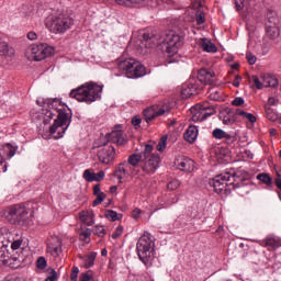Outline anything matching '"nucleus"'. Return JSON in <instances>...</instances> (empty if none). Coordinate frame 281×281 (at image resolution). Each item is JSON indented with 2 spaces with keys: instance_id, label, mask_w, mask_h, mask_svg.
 <instances>
[{
  "instance_id": "58",
  "label": "nucleus",
  "mask_w": 281,
  "mask_h": 281,
  "mask_svg": "<svg viewBox=\"0 0 281 281\" xmlns=\"http://www.w3.org/2000/svg\"><path fill=\"white\" fill-rule=\"evenodd\" d=\"M224 139L226 140V144H234V142H236V136L226 133Z\"/></svg>"
},
{
  "instance_id": "26",
  "label": "nucleus",
  "mask_w": 281,
  "mask_h": 281,
  "mask_svg": "<svg viewBox=\"0 0 281 281\" xmlns=\"http://www.w3.org/2000/svg\"><path fill=\"white\" fill-rule=\"evenodd\" d=\"M196 137H199V128H196L194 125H190L184 133L186 142H189V144H194V142H196Z\"/></svg>"
},
{
  "instance_id": "12",
  "label": "nucleus",
  "mask_w": 281,
  "mask_h": 281,
  "mask_svg": "<svg viewBox=\"0 0 281 281\" xmlns=\"http://www.w3.org/2000/svg\"><path fill=\"white\" fill-rule=\"evenodd\" d=\"M161 164V157L159 156H149L143 158V164H140V170L148 176L155 175Z\"/></svg>"
},
{
  "instance_id": "19",
  "label": "nucleus",
  "mask_w": 281,
  "mask_h": 281,
  "mask_svg": "<svg viewBox=\"0 0 281 281\" xmlns=\"http://www.w3.org/2000/svg\"><path fill=\"white\" fill-rule=\"evenodd\" d=\"M60 249H63V240L60 237H50L47 241V252L56 258L60 255Z\"/></svg>"
},
{
  "instance_id": "24",
  "label": "nucleus",
  "mask_w": 281,
  "mask_h": 281,
  "mask_svg": "<svg viewBox=\"0 0 281 281\" xmlns=\"http://www.w3.org/2000/svg\"><path fill=\"white\" fill-rule=\"evenodd\" d=\"M199 45L201 49H203V52H206L207 54H216V52H218L216 44L212 43V41L205 37L200 38Z\"/></svg>"
},
{
  "instance_id": "31",
  "label": "nucleus",
  "mask_w": 281,
  "mask_h": 281,
  "mask_svg": "<svg viewBox=\"0 0 281 281\" xmlns=\"http://www.w3.org/2000/svg\"><path fill=\"white\" fill-rule=\"evenodd\" d=\"M266 19V25H278L280 23V18H278V13L273 10H268Z\"/></svg>"
},
{
  "instance_id": "23",
  "label": "nucleus",
  "mask_w": 281,
  "mask_h": 281,
  "mask_svg": "<svg viewBox=\"0 0 281 281\" xmlns=\"http://www.w3.org/2000/svg\"><path fill=\"white\" fill-rule=\"evenodd\" d=\"M16 50L14 47L10 46V44L3 40H0V56L2 58H13Z\"/></svg>"
},
{
  "instance_id": "22",
  "label": "nucleus",
  "mask_w": 281,
  "mask_h": 281,
  "mask_svg": "<svg viewBox=\"0 0 281 281\" xmlns=\"http://www.w3.org/2000/svg\"><path fill=\"white\" fill-rule=\"evenodd\" d=\"M166 113V110L160 109L159 111L155 110V106L147 108L143 111V115L145 117V121L147 124H150L155 117H159V115H164Z\"/></svg>"
},
{
  "instance_id": "18",
  "label": "nucleus",
  "mask_w": 281,
  "mask_h": 281,
  "mask_svg": "<svg viewBox=\"0 0 281 281\" xmlns=\"http://www.w3.org/2000/svg\"><path fill=\"white\" fill-rule=\"evenodd\" d=\"M258 244L260 247H266L268 251H276L281 247V239L280 237L269 235L265 239L259 240Z\"/></svg>"
},
{
  "instance_id": "43",
  "label": "nucleus",
  "mask_w": 281,
  "mask_h": 281,
  "mask_svg": "<svg viewBox=\"0 0 281 281\" xmlns=\"http://www.w3.org/2000/svg\"><path fill=\"white\" fill-rule=\"evenodd\" d=\"M91 238V229L87 228L79 234V239L83 243H89Z\"/></svg>"
},
{
  "instance_id": "64",
  "label": "nucleus",
  "mask_w": 281,
  "mask_h": 281,
  "mask_svg": "<svg viewBox=\"0 0 281 281\" xmlns=\"http://www.w3.org/2000/svg\"><path fill=\"white\" fill-rule=\"evenodd\" d=\"M132 216H133L134 218H139V216H142V210L135 209V210L132 212Z\"/></svg>"
},
{
  "instance_id": "20",
  "label": "nucleus",
  "mask_w": 281,
  "mask_h": 281,
  "mask_svg": "<svg viewBox=\"0 0 281 281\" xmlns=\"http://www.w3.org/2000/svg\"><path fill=\"white\" fill-rule=\"evenodd\" d=\"M16 150H19V147L12 146L10 143L2 145L0 147V159L2 161H5L4 159H12L16 155Z\"/></svg>"
},
{
  "instance_id": "48",
  "label": "nucleus",
  "mask_w": 281,
  "mask_h": 281,
  "mask_svg": "<svg viewBox=\"0 0 281 281\" xmlns=\"http://www.w3.org/2000/svg\"><path fill=\"white\" fill-rule=\"evenodd\" d=\"M124 234V226L119 225L115 229V232L112 234V238L115 240L116 238H120Z\"/></svg>"
},
{
  "instance_id": "61",
  "label": "nucleus",
  "mask_w": 281,
  "mask_h": 281,
  "mask_svg": "<svg viewBox=\"0 0 281 281\" xmlns=\"http://www.w3.org/2000/svg\"><path fill=\"white\" fill-rule=\"evenodd\" d=\"M27 38L29 41H36V38H38V35L36 34V32L31 31L27 33Z\"/></svg>"
},
{
  "instance_id": "56",
  "label": "nucleus",
  "mask_w": 281,
  "mask_h": 281,
  "mask_svg": "<svg viewBox=\"0 0 281 281\" xmlns=\"http://www.w3.org/2000/svg\"><path fill=\"white\" fill-rule=\"evenodd\" d=\"M80 281H93V274H89V272H83L80 276Z\"/></svg>"
},
{
  "instance_id": "54",
  "label": "nucleus",
  "mask_w": 281,
  "mask_h": 281,
  "mask_svg": "<svg viewBox=\"0 0 281 281\" xmlns=\"http://www.w3.org/2000/svg\"><path fill=\"white\" fill-rule=\"evenodd\" d=\"M132 124L135 127V130L137 131V128H139L140 124H142V119L139 116H133Z\"/></svg>"
},
{
  "instance_id": "11",
  "label": "nucleus",
  "mask_w": 281,
  "mask_h": 281,
  "mask_svg": "<svg viewBox=\"0 0 281 281\" xmlns=\"http://www.w3.org/2000/svg\"><path fill=\"white\" fill-rule=\"evenodd\" d=\"M10 239L0 233V267H14L12 260L16 262L18 258H10L8 255V247H10Z\"/></svg>"
},
{
  "instance_id": "14",
  "label": "nucleus",
  "mask_w": 281,
  "mask_h": 281,
  "mask_svg": "<svg viewBox=\"0 0 281 281\" xmlns=\"http://www.w3.org/2000/svg\"><path fill=\"white\" fill-rule=\"evenodd\" d=\"M201 91H203V86L199 83V80L190 79L182 86L181 97L184 99L192 98V95H198Z\"/></svg>"
},
{
  "instance_id": "5",
  "label": "nucleus",
  "mask_w": 281,
  "mask_h": 281,
  "mask_svg": "<svg viewBox=\"0 0 281 281\" xmlns=\"http://www.w3.org/2000/svg\"><path fill=\"white\" fill-rule=\"evenodd\" d=\"M136 254L138 259L145 267H153V260H155V255L157 251L155 250V238L150 233L145 232L143 236L136 243Z\"/></svg>"
},
{
  "instance_id": "38",
  "label": "nucleus",
  "mask_w": 281,
  "mask_h": 281,
  "mask_svg": "<svg viewBox=\"0 0 281 281\" xmlns=\"http://www.w3.org/2000/svg\"><path fill=\"white\" fill-rule=\"evenodd\" d=\"M266 34L271 38V41H276V38L280 36V30H278L276 26H267Z\"/></svg>"
},
{
  "instance_id": "17",
  "label": "nucleus",
  "mask_w": 281,
  "mask_h": 281,
  "mask_svg": "<svg viewBox=\"0 0 281 281\" xmlns=\"http://www.w3.org/2000/svg\"><path fill=\"white\" fill-rule=\"evenodd\" d=\"M175 166L182 172H192L194 170V160L186 156H178L175 159Z\"/></svg>"
},
{
  "instance_id": "52",
  "label": "nucleus",
  "mask_w": 281,
  "mask_h": 281,
  "mask_svg": "<svg viewBox=\"0 0 281 281\" xmlns=\"http://www.w3.org/2000/svg\"><path fill=\"white\" fill-rule=\"evenodd\" d=\"M252 82L257 89H262L265 87L263 81H260V79L256 75L252 76Z\"/></svg>"
},
{
  "instance_id": "29",
  "label": "nucleus",
  "mask_w": 281,
  "mask_h": 281,
  "mask_svg": "<svg viewBox=\"0 0 281 281\" xmlns=\"http://www.w3.org/2000/svg\"><path fill=\"white\" fill-rule=\"evenodd\" d=\"M144 161V157L142 156V154H132L128 156L127 158V167L132 166L133 168H137V166H139V164H143Z\"/></svg>"
},
{
  "instance_id": "59",
  "label": "nucleus",
  "mask_w": 281,
  "mask_h": 281,
  "mask_svg": "<svg viewBox=\"0 0 281 281\" xmlns=\"http://www.w3.org/2000/svg\"><path fill=\"white\" fill-rule=\"evenodd\" d=\"M8 172V162L0 158V173Z\"/></svg>"
},
{
  "instance_id": "13",
  "label": "nucleus",
  "mask_w": 281,
  "mask_h": 281,
  "mask_svg": "<svg viewBox=\"0 0 281 281\" xmlns=\"http://www.w3.org/2000/svg\"><path fill=\"white\" fill-rule=\"evenodd\" d=\"M98 159L101 164H113L115 160V147L109 144H104L103 146H99L98 149Z\"/></svg>"
},
{
  "instance_id": "8",
  "label": "nucleus",
  "mask_w": 281,
  "mask_h": 281,
  "mask_svg": "<svg viewBox=\"0 0 281 281\" xmlns=\"http://www.w3.org/2000/svg\"><path fill=\"white\" fill-rule=\"evenodd\" d=\"M54 54H56V48L46 43L32 44L25 52L27 60H35L37 63L49 58V56H54Z\"/></svg>"
},
{
  "instance_id": "21",
  "label": "nucleus",
  "mask_w": 281,
  "mask_h": 281,
  "mask_svg": "<svg viewBox=\"0 0 281 281\" xmlns=\"http://www.w3.org/2000/svg\"><path fill=\"white\" fill-rule=\"evenodd\" d=\"M110 135L112 137V142L117 144V146H124V144H126L124 132H122V125H116Z\"/></svg>"
},
{
  "instance_id": "45",
  "label": "nucleus",
  "mask_w": 281,
  "mask_h": 281,
  "mask_svg": "<svg viewBox=\"0 0 281 281\" xmlns=\"http://www.w3.org/2000/svg\"><path fill=\"white\" fill-rule=\"evenodd\" d=\"M181 187V182L177 179L171 180L167 184V190H170L171 192L175 190H178Z\"/></svg>"
},
{
  "instance_id": "2",
  "label": "nucleus",
  "mask_w": 281,
  "mask_h": 281,
  "mask_svg": "<svg viewBox=\"0 0 281 281\" xmlns=\"http://www.w3.org/2000/svg\"><path fill=\"white\" fill-rule=\"evenodd\" d=\"M183 41L184 37L183 35H179L175 33V31H170L164 40H161V36L155 35L150 33H144L143 34V40H142V45L146 47V49H153L161 43L166 46V65H172V63H179V47L183 46Z\"/></svg>"
},
{
  "instance_id": "60",
  "label": "nucleus",
  "mask_w": 281,
  "mask_h": 281,
  "mask_svg": "<svg viewBox=\"0 0 281 281\" xmlns=\"http://www.w3.org/2000/svg\"><path fill=\"white\" fill-rule=\"evenodd\" d=\"M58 280V272L56 270H53L52 276L47 277L45 281H55Z\"/></svg>"
},
{
  "instance_id": "46",
  "label": "nucleus",
  "mask_w": 281,
  "mask_h": 281,
  "mask_svg": "<svg viewBox=\"0 0 281 281\" xmlns=\"http://www.w3.org/2000/svg\"><path fill=\"white\" fill-rule=\"evenodd\" d=\"M93 234L95 236H99L100 238L106 236V229H104V226H95Z\"/></svg>"
},
{
  "instance_id": "4",
  "label": "nucleus",
  "mask_w": 281,
  "mask_h": 281,
  "mask_svg": "<svg viewBox=\"0 0 281 281\" xmlns=\"http://www.w3.org/2000/svg\"><path fill=\"white\" fill-rule=\"evenodd\" d=\"M104 86H100L97 82L90 81L72 89L69 93L70 98L77 100V102H85L86 104H93L98 100H102V91Z\"/></svg>"
},
{
  "instance_id": "51",
  "label": "nucleus",
  "mask_w": 281,
  "mask_h": 281,
  "mask_svg": "<svg viewBox=\"0 0 281 281\" xmlns=\"http://www.w3.org/2000/svg\"><path fill=\"white\" fill-rule=\"evenodd\" d=\"M47 267V260L45 257H40L37 259V269H45Z\"/></svg>"
},
{
  "instance_id": "1",
  "label": "nucleus",
  "mask_w": 281,
  "mask_h": 281,
  "mask_svg": "<svg viewBox=\"0 0 281 281\" xmlns=\"http://www.w3.org/2000/svg\"><path fill=\"white\" fill-rule=\"evenodd\" d=\"M37 104L38 106H43V114L45 115L44 124H49V121L54 120V117H56V113H58L54 124L49 127V133L50 135H54L56 134V131L60 128L57 136H55V139H60L65 135V131H67L69 124H71V119H69V114L65 111V106L68 109L67 104H64L58 98L40 99L37 100ZM65 124H67V126L63 127Z\"/></svg>"
},
{
  "instance_id": "36",
  "label": "nucleus",
  "mask_w": 281,
  "mask_h": 281,
  "mask_svg": "<svg viewBox=\"0 0 281 281\" xmlns=\"http://www.w3.org/2000/svg\"><path fill=\"white\" fill-rule=\"evenodd\" d=\"M257 179L261 183H265V186H268V187L273 186V179L271 178V176H269V173H259L257 175Z\"/></svg>"
},
{
  "instance_id": "50",
  "label": "nucleus",
  "mask_w": 281,
  "mask_h": 281,
  "mask_svg": "<svg viewBox=\"0 0 281 281\" xmlns=\"http://www.w3.org/2000/svg\"><path fill=\"white\" fill-rule=\"evenodd\" d=\"M78 273H80V269L78 267H72L71 273H70V280L78 281Z\"/></svg>"
},
{
  "instance_id": "39",
  "label": "nucleus",
  "mask_w": 281,
  "mask_h": 281,
  "mask_svg": "<svg viewBox=\"0 0 281 281\" xmlns=\"http://www.w3.org/2000/svg\"><path fill=\"white\" fill-rule=\"evenodd\" d=\"M265 111L267 120H269L270 122H276L278 120V113H276V111L271 106L265 105Z\"/></svg>"
},
{
  "instance_id": "33",
  "label": "nucleus",
  "mask_w": 281,
  "mask_h": 281,
  "mask_svg": "<svg viewBox=\"0 0 281 281\" xmlns=\"http://www.w3.org/2000/svg\"><path fill=\"white\" fill-rule=\"evenodd\" d=\"M209 91L211 100H214L215 102H221L223 100V90L218 88H210Z\"/></svg>"
},
{
  "instance_id": "37",
  "label": "nucleus",
  "mask_w": 281,
  "mask_h": 281,
  "mask_svg": "<svg viewBox=\"0 0 281 281\" xmlns=\"http://www.w3.org/2000/svg\"><path fill=\"white\" fill-rule=\"evenodd\" d=\"M237 114L240 116V117H244V120H248V122H250L251 124H256V115L249 113V112H245V110H240V109H237Z\"/></svg>"
},
{
  "instance_id": "9",
  "label": "nucleus",
  "mask_w": 281,
  "mask_h": 281,
  "mask_svg": "<svg viewBox=\"0 0 281 281\" xmlns=\"http://www.w3.org/2000/svg\"><path fill=\"white\" fill-rule=\"evenodd\" d=\"M71 25H74V19L71 16L59 14L53 19L50 24H46V27H48L53 34H65L67 30H71Z\"/></svg>"
},
{
  "instance_id": "25",
  "label": "nucleus",
  "mask_w": 281,
  "mask_h": 281,
  "mask_svg": "<svg viewBox=\"0 0 281 281\" xmlns=\"http://www.w3.org/2000/svg\"><path fill=\"white\" fill-rule=\"evenodd\" d=\"M93 195L97 196L92 202L93 207L101 205L104 202V199H106V193L101 191L100 184L93 187Z\"/></svg>"
},
{
  "instance_id": "41",
  "label": "nucleus",
  "mask_w": 281,
  "mask_h": 281,
  "mask_svg": "<svg viewBox=\"0 0 281 281\" xmlns=\"http://www.w3.org/2000/svg\"><path fill=\"white\" fill-rule=\"evenodd\" d=\"M140 155L143 156V158L159 156L158 154H153V145L150 144L145 145V149L140 153Z\"/></svg>"
},
{
  "instance_id": "35",
  "label": "nucleus",
  "mask_w": 281,
  "mask_h": 281,
  "mask_svg": "<svg viewBox=\"0 0 281 281\" xmlns=\"http://www.w3.org/2000/svg\"><path fill=\"white\" fill-rule=\"evenodd\" d=\"M98 256V252H90L86 258H85V268L86 269H91L93 265H95V258Z\"/></svg>"
},
{
  "instance_id": "47",
  "label": "nucleus",
  "mask_w": 281,
  "mask_h": 281,
  "mask_svg": "<svg viewBox=\"0 0 281 281\" xmlns=\"http://www.w3.org/2000/svg\"><path fill=\"white\" fill-rule=\"evenodd\" d=\"M119 5H128V3H142L144 0H114Z\"/></svg>"
},
{
  "instance_id": "6",
  "label": "nucleus",
  "mask_w": 281,
  "mask_h": 281,
  "mask_svg": "<svg viewBox=\"0 0 281 281\" xmlns=\"http://www.w3.org/2000/svg\"><path fill=\"white\" fill-rule=\"evenodd\" d=\"M1 218L10 225H30V210L24 204H12L0 212Z\"/></svg>"
},
{
  "instance_id": "27",
  "label": "nucleus",
  "mask_w": 281,
  "mask_h": 281,
  "mask_svg": "<svg viewBox=\"0 0 281 281\" xmlns=\"http://www.w3.org/2000/svg\"><path fill=\"white\" fill-rule=\"evenodd\" d=\"M193 8L198 10L195 14V21L198 25H203V23H205V13L201 11V8H203V3L200 0H195L193 3Z\"/></svg>"
},
{
  "instance_id": "28",
  "label": "nucleus",
  "mask_w": 281,
  "mask_h": 281,
  "mask_svg": "<svg viewBox=\"0 0 281 281\" xmlns=\"http://www.w3.org/2000/svg\"><path fill=\"white\" fill-rule=\"evenodd\" d=\"M127 168L128 164H126V161L119 164V166L116 167L114 171V177L119 179L120 183H122V179H124L126 172H128Z\"/></svg>"
},
{
  "instance_id": "55",
  "label": "nucleus",
  "mask_w": 281,
  "mask_h": 281,
  "mask_svg": "<svg viewBox=\"0 0 281 281\" xmlns=\"http://www.w3.org/2000/svg\"><path fill=\"white\" fill-rule=\"evenodd\" d=\"M245 8V0H235V9L240 12Z\"/></svg>"
},
{
  "instance_id": "42",
  "label": "nucleus",
  "mask_w": 281,
  "mask_h": 281,
  "mask_svg": "<svg viewBox=\"0 0 281 281\" xmlns=\"http://www.w3.org/2000/svg\"><path fill=\"white\" fill-rule=\"evenodd\" d=\"M166 146H168V136H162L156 147L158 153H164V150H166Z\"/></svg>"
},
{
  "instance_id": "62",
  "label": "nucleus",
  "mask_w": 281,
  "mask_h": 281,
  "mask_svg": "<svg viewBox=\"0 0 281 281\" xmlns=\"http://www.w3.org/2000/svg\"><path fill=\"white\" fill-rule=\"evenodd\" d=\"M104 176H105V173L103 170L99 171L98 173H95L94 181H102L104 179Z\"/></svg>"
},
{
  "instance_id": "44",
  "label": "nucleus",
  "mask_w": 281,
  "mask_h": 281,
  "mask_svg": "<svg viewBox=\"0 0 281 281\" xmlns=\"http://www.w3.org/2000/svg\"><path fill=\"white\" fill-rule=\"evenodd\" d=\"M227 134V132L221 130V128H215L212 132V136L214 137V139H225V135Z\"/></svg>"
},
{
  "instance_id": "15",
  "label": "nucleus",
  "mask_w": 281,
  "mask_h": 281,
  "mask_svg": "<svg viewBox=\"0 0 281 281\" xmlns=\"http://www.w3.org/2000/svg\"><path fill=\"white\" fill-rule=\"evenodd\" d=\"M198 82L203 87V85H210V87H217L216 75L212 70L202 68L198 72Z\"/></svg>"
},
{
  "instance_id": "3",
  "label": "nucleus",
  "mask_w": 281,
  "mask_h": 281,
  "mask_svg": "<svg viewBox=\"0 0 281 281\" xmlns=\"http://www.w3.org/2000/svg\"><path fill=\"white\" fill-rule=\"evenodd\" d=\"M245 181H247V179L241 178L238 172H234L233 175L225 172L215 176L209 183L214 188L217 194H225L227 196V194H232V190L240 188Z\"/></svg>"
},
{
  "instance_id": "30",
  "label": "nucleus",
  "mask_w": 281,
  "mask_h": 281,
  "mask_svg": "<svg viewBox=\"0 0 281 281\" xmlns=\"http://www.w3.org/2000/svg\"><path fill=\"white\" fill-rule=\"evenodd\" d=\"M261 80L263 82V87H271L272 89H276V87H278L279 81L278 78L270 76V75H263L261 77Z\"/></svg>"
},
{
  "instance_id": "16",
  "label": "nucleus",
  "mask_w": 281,
  "mask_h": 281,
  "mask_svg": "<svg viewBox=\"0 0 281 281\" xmlns=\"http://www.w3.org/2000/svg\"><path fill=\"white\" fill-rule=\"evenodd\" d=\"M218 117L223 124L232 126V124H236V121L238 120V109L234 110L232 108H225L220 111Z\"/></svg>"
},
{
  "instance_id": "57",
  "label": "nucleus",
  "mask_w": 281,
  "mask_h": 281,
  "mask_svg": "<svg viewBox=\"0 0 281 281\" xmlns=\"http://www.w3.org/2000/svg\"><path fill=\"white\" fill-rule=\"evenodd\" d=\"M246 58H247V61L249 63V65H256V55L251 54V53H247L246 54Z\"/></svg>"
},
{
  "instance_id": "40",
  "label": "nucleus",
  "mask_w": 281,
  "mask_h": 281,
  "mask_svg": "<svg viewBox=\"0 0 281 281\" xmlns=\"http://www.w3.org/2000/svg\"><path fill=\"white\" fill-rule=\"evenodd\" d=\"M83 179L88 181V183H92V181H95V172L91 169H86L83 171Z\"/></svg>"
},
{
  "instance_id": "53",
  "label": "nucleus",
  "mask_w": 281,
  "mask_h": 281,
  "mask_svg": "<svg viewBox=\"0 0 281 281\" xmlns=\"http://www.w3.org/2000/svg\"><path fill=\"white\" fill-rule=\"evenodd\" d=\"M243 104H245V99L241 97H237L232 101L233 106H243Z\"/></svg>"
},
{
  "instance_id": "49",
  "label": "nucleus",
  "mask_w": 281,
  "mask_h": 281,
  "mask_svg": "<svg viewBox=\"0 0 281 281\" xmlns=\"http://www.w3.org/2000/svg\"><path fill=\"white\" fill-rule=\"evenodd\" d=\"M21 245H23V239H15V240L11 241V249L13 251H16V249L21 248Z\"/></svg>"
},
{
  "instance_id": "34",
  "label": "nucleus",
  "mask_w": 281,
  "mask_h": 281,
  "mask_svg": "<svg viewBox=\"0 0 281 281\" xmlns=\"http://www.w3.org/2000/svg\"><path fill=\"white\" fill-rule=\"evenodd\" d=\"M105 218L108 221H111L112 223H115V221H122V214H119L117 212L113 210H106L104 213Z\"/></svg>"
},
{
  "instance_id": "7",
  "label": "nucleus",
  "mask_w": 281,
  "mask_h": 281,
  "mask_svg": "<svg viewBox=\"0 0 281 281\" xmlns=\"http://www.w3.org/2000/svg\"><path fill=\"white\" fill-rule=\"evenodd\" d=\"M117 67L123 76L130 79L144 78L146 76V66L135 58L120 57L117 59Z\"/></svg>"
},
{
  "instance_id": "10",
  "label": "nucleus",
  "mask_w": 281,
  "mask_h": 281,
  "mask_svg": "<svg viewBox=\"0 0 281 281\" xmlns=\"http://www.w3.org/2000/svg\"><path fill=\"white\" fill-rule=\"evenodd\" d=\"M191 111L193 113V122H204V120H207V117L216 113L214 105L210 104L207 101L195 104Z\"/></svg>"
},
{
  "instance_id": "63",
  "label": "nucleus",
  "mask_w": 281,
  "mask_h": 281,
  "mask_svg": "<svg viewBox=\"0 0 281 281\" xmlns=\"http://www.w3.org/2000/svg\"><path fill=\"white\" fill-rule=\"evenodd\" d=\"M276 104H278V101L276 100V98L270 97L268 99V103L266 105H268V106H276Z\"/></svg>"
},
{
  "instance_id": "32",
  "label": "nucleus",
  "mask_w": 281,
  "mask_h": 281,
  "mask_svg": "<svg viewBox=\"0 0 281 281\" xmlns=\"http://www.w3.org/2000/svg\"><path fill=\"white\" fill-rule=\"evenodd\" d=\"M79 218H80V222L86 223V225H88V227H91V225H93V223H95V221L93 220V215H91V213H89L87 211L80 212Z\"/></svg>"
}]
</instances>
